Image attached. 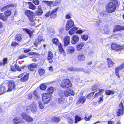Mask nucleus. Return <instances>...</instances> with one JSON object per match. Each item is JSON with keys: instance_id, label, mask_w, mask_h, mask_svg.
Here are the masks:
<instances>
[{"instance_id": "nucleus-16", "label": "nucleus", "mask_w": 124, "mask_h": 124, "mask_svg": "<svg viewBox=\"0 0 124 124\" xmlns=\"http://www.w3.org/2000/svg\"><path fill=\"white\" fill-rule=\"evenodd\" d=\"M70 37L68 36L65 37L64 39V46H66L70 43Z\"/></svg>"}, {"instance_id": "nucleus-49", "label": "nucleus", "mask_w": 124, "mask_h": 124, "mask_svg": "<svg viewBox=\"0 0 124 124\" xmlns=\"http://www.w3.org/2000/svg\"><path fill=\"white\" fill-rule=\"evenodd\" d=\"M68 70L71 71H75L77 70V69L76 68L70 67L67 69Z\"/></svg>"}, {"instance_id": "nucleus-5", "label": "nucleus", "mask_w": 124, "mask_h": 124, "mask_svg": "<svg viewBox=\"0 0 124 124\" xmlns=\"http://www.w3.org/2000/svg\"><path fill=\"white\" fill-rule=\"evenodd\" d=\"M71 84L69 79H64L62 81L61 85L62 88H66L70 87Z\"/></svg>"}, {"instance_id": "nucleus-19", "label": "nucleus", "mask_w": 124, "mask_h": 124, "mask_svg": "<svg viewBox=\"0 0 124 124\" xmlns=\"http://www.w3.org/2000/svg\"><path fill=\"white\" fill-rule=\"evenodd\" d=\"M47 60L50 63H51L53 62L52 58L53 54L51 52H49L48 53Z\"/></svg>"}, {"instance_id": "nucleus-20", "label": "nucleus", "mask_w": 124, "mask_h": 124, "mask_svg": "<svg viewBox=\"0 0 124 124\" xmlns=\"http://www.w3.org/2000/svg\"><path fill=\"white\" fill-rule=\"evenodd\" d=\"M42 37L40 36H39L38 38L36 39V41L34 44V45L35 46H37L42 41Z\"/></svg>"}, {"instance_id": "nucleus-11", "label": "nucleus", "mask_w": 124, "mask_h": 124, "mask_svg": "<svg viewBox=\"0 0 124 124\" xmlns=\"http://www.w3.org/2000/svg\"><path fill=\"white\" fill-rule=\"evenodd\" d=\"M43 13V11L42 9V6L41 5L38 6L37 10L34 13L35 16H40Z\"/></svg>"}, {"instance_id": "nucleus-8", "label": "nucleus", "mask_w": 124, "mask_h": 124, "mask_svg": "<svg viewBox=\"0 0 124 124\" xmlns=\"http://www.w3.org/2000/svg\"><path fill=\"white\" fill-rule=\"evenodd\" d=\"M74 22L71 19L68 20L66 26V29L68 30L70 28L74 26Z\"/></svg>"}, {"instance_id": "nucleus-36", "label": "nucleus", "mask_w": 124, "mask_h": 124, "mask_svg": "<svg viewBox=\"0 0 124 124\" xmlns=\"http://www.w3.org/2000/svg\"><path fill=\"white\" fill-rule=\"evenodd\" d=\"M29 8L32 10H35L36 8V7L31 2L29 3Z\"/></svg>"}, {"instance_id": "nucleus-14", "label": "nucleus", "mask_w": 124, "mask_h": 124, "mask_svg": "<svg viewBox=\"0 0 124 124\" xmlns=\"http://www.w3.org/2000/svg\"><path fill=\"white\" fill-rule=\"evenodd\" d=\"M58 8H55L54 10H52L51 12L50 11V17L52 18H55L56 16V11Z\"/></svg>"}, {"instance_id": "nucleus-4", "label": "nucleus", "mask_w": 124, "mask_h": 124, "mask_svg": "<svg viewBox=\"0 0 124 124\" xmlns=\"http://www.w3.org/2000/svg\"><path fill=\"white\" fill-rule=\"evenodd\" d=\"M42 101L44 104L49 102L50 101L51 95L48 93H44L42 94Z\"/></svg>"}, {"instance_id": "nucleus-46", "label": "nucleus", "mask_w": 124, "mask_h": 124, "mask_svg": "<svg viewBox=\"0 0 124 124\" xmlns=\"http://www.w3.org/2000/svg\"><path fill=\"white\" fill-rule=\"evenodd\" d=\"M39 107L41 109H43L44 107V105L42 104L41 101H39Z\"/></svg>"}, {"instance_id": "nucleus-35", "label": "nucleus", "mask_w": 124, "mask_h": 124, "mask_svg": "<svg viewBox=\"0 0 124 124\" xmlns=\"http://www.w3.org/2000/svg\"><path fill=\"white\" fill-rule=\"evenodd\" d=\"M107 61L108 62V65L109 67H112L114 64L112 60L109 59H107Z\"/></svg>"}, {"instance_id": "nucleus-64", "label": "nucleus", "mask_w": 124, "mask_h": 124, "mask_svg": "<svg viewBox=\"0 0 124 124\" xmlns=\"http://www.w3.org/2000/svg\"><path fill=\"white\" fill-rule=\"evenodd\" d=\"M37 92L35 91L33 93L34 96V97L35 98L36 97H37Z\"/></svg>"}, {"instance_id": "nucleus-33", "label": "nucleus", "mask_w": 124, "mask_h": 124, "mask_svg": "<svg viewBox=\"0 0 124 124\" xmlns=\"http://www.w3.org/2000/svg\"><path fill=\"white\" fill-rule=\"evenodd\" d=\"M65 101V98L63 96H62V97H60L58 99V101L60 103H63Z\"/></svg>"}, {"instance_id": "nucleus-18", "label": "nucleus", "mask_w": 124, "mask_h": 124, "mask_svg": "<svg viewBox=\"0 0 124 124\" xmlns=\"http://www.w3.org/2000/svg\"><path fill=\"white\" fill-rule=\"evenodd\" d=\"M124 29V26L121 27L120 25H117L115 26L113 30L114 32L115 31L122 30Z\"/></svg>"}, {"instance_id": "nucleus-47", "label": "nucleus", "mask_w": 124, "mask_h": 124, "mask_svg": "<svg viewBox=\"0 0 124 124\" xmlns=\"http://www.w3.org/2000/svg\"><path fill=\"white\" fill-rule=\"evenodd\" d=\"M46 87V85L44 84H43L41 85L40 88L42 90H45Z\"/></svg>"}, {"instance_id": "nucleus-6", "label": "nucleus", "mask_w": 124, "mask_h": 124, "mask_svg": "<svg viewBox=\"0 0 124 124\" xmlns=\"http://www.w3.org/2000/svg\"><path fill=\"white\" fill-rule=\"evenodd\" d=\"M8 89L7 90L8 92L11 91L12 90L14 89L16 85L15 84L14 82L13 81H9L8 83Z\"/></svg>"}, {"instance_id": "nucleus-58", "label": "nucleus", "mask_w": 124, "mask_h": 124, "mask_svg": "<svg viewBox=\"0 0 124 124\" xmlns=\"http://www.w3.org/2000/svg\"><path fill=\"white\" fill-rule=\"evenodd\" d=\"M103 96H102L101 97H100V99L98 101L99 103H100V102H102L103 101Z\"/></svg>"}, {"instance_id": "nucleus-27", "label": "nucleus", "mask_w": 124, "mask_h": 124, "mask_svg": "<svg viewBox=\"0 0 124 124\" xmlns=\"http://www.w3.org/2000/svg\"><path fill=\"white\" fill-rule=\"evenodd\" d=\"M7 91L6 90L5 88L3 85L0 86V95L4 93Z\"/></svg>"}, {"instance_id": "nucleus-2", "label": "nucleus", "mask_w": 124, "mask_h": 124, "mask_svg": "<svg viewBox=\"0 0 124 124\" xmlns=\"http://www.w3.org/2000/svg\"><path fill=\"white\" fill-rule=\"evenodd\" d=\"M118 4L117 1L115 0H112L107 6V10L109 13H112L115 10L116 5Z\"/></svg>"}, {"instance_id": "nucleus-28", "label": "nucleus", "mask_w": 124, "mask_h": 124, "mask_svg": "<svg viewBox=\"0 0 124 124\" xmlns=\"http://www.w3.org/2000/svg\"><path fill=\"white\" fill-rule=\"evenodd\" d=\"M16 5L15 4H10L9 5L6 6L4 7L1 9V10L2 11H3L4 10L10 7H16Z\"/></svg>"}, {"instance_id": "nucleus-40", "label": "nucleus", "mask_w": 124, "mask_h": 124, "mask_svg": "<svg viewBox=\"0 0 124 124\" xmlns=\"http://www.w3.org/2000/svg\"><path fill=\"white\" fill-rule=\"evenodd\" d=\"M52 42L54 44H55L56 45H58L59 43H60L59 42L58 39H52Z\"/></svg>"}, {"instance_id": "nucleus-25", "label": "nucleus", "mask_w": 124, "mask_h": 124, "mask_svg": "<svg viewBox=\"0 0 124 124\" xmlns=\"http://www.w3.org/2000/svg\"><path fill=\"white\" fill-rule=\"evenodd\" d=\"M85 59V56L83 54H80L78 56L77 59L78 61H84Z\"/></svg>"}, {"instance_id": "nucleus-53", "label": "nucleus", "mask_w": 124, "mask_h": 124, "mask_svg": "<svg viewBox=\"0 0 124 124\" xmlns=\"http://www.w3.org/2000/svg\"><path fill=\"white\" fill-rule=\"evenodd\" d=\"M92 117V115H91V116H89L88 117L86 116H85L84 118V119H85V120L86 121L89 120H90L91 117Z\"/></svg>"}, {"instance_id": "nucleus-24", "label": "nucleus", "mask_w": 124, "mask_h": 124, "mask_svg": "<svg viewBox=\"0 0 124 124\" xmlns=\"http://www.w3.org/2000/svg\"><path fill=\"white\" fill-rule=\"evenodd\" d=\"M75 48L74 47L71 46H69L67 48V50L69 53H73L75 51Z\"/></svg>"}, {"instance_id": "nucleus-41", "label": "nucleus", "mask_w": 124, "mask_h": 124, "mask_svg": "<svg viewBox=\"0 0 124 124\" xmlns=\"http://www.w3.org/2000/svg\"><path fill=\"white\" fill-rule=\"evenodd\" d=\"M0 19L3 21H5L7 20V18L4 16L2 14L0 13Z\"/></svg>"}, {"instance_id": "nucleus-48", "label": "nucleus", "mask_w": 124, "mask_h": 124, "mask_svg": "<svg viewBox=\"0 0 124 124\" xmlns=\"http://www.w3.org/2000/svg\"><path fill=\"white\" fill-rule=\"evenodd\" d=\"M81 38L83 39L86 41L87 39L88 36L87 35H84L82 36Z\"/></svg>"}, {"instance_id": "nucleus-30", "label": "nucleus", "mask_w": 124, "mask_h": 124, "mask_svg": "<svg viewBox=\"0 0 124 124\" xmlns=\"http://www.w3.org/2000/svg\"><path fill=\"white\" fill-rule=\"evenodd\" d=\"M84 46V44L83 43H82L78 45L77 46V50H80L82 48V47Z\"/></svg>"}, {"instance_id": "nucleus-51", "label": "nucleus", "mask_w": 124, "mask_h": 124, "mask_svg": "<svg viewBox=\"0 0 124 124\" xmlns=\"http://www.w3.org/2000/svg\"><path fill=\"white\" fill-rule=\"evenodd\" d=\"M33 2L36 5H39V2L38 0H33Z\"/></svg>"}, {"instance_id": "nucleus-13", "label": "nucleus", "mask_w": 124, "mask_h": 124, "mask_svg": "<svg viewBox=\"0 0 124 124\" xmlns=\"http://www.w3.org/2000/svg\"><path fill=\"white\" fill-rule=\"evenodd\" d=\"M71 42L72 44H75L78 42L79 40V37L76 35H74L71 38Z\"/></svg>"}, {"instance_id": "nucleus-23", "label": "nucleus", "mask_w": 124, "mask_h": 124, "mask_svg": "<svg viewBox=\"0 0 124 124\" xmlns=\"http://www.w3.org/2000/svg\"><path fill=\"white\" fill-rule=\"evenodd\" d=\"M14 123L16 124H18L19 123L21 122L22 120L21 117H16L13 119Z\"/></svg>"}, {"instance_id": "nucleus-26", "label": "nucleus", "mask_w": 124, "mask_h": 124, "mask_svg": "<svg viewBox=\"0 0 124 124\" xmlns=\"http://www.w3.org/2000/svg\"><path fill=\"white\" fill-rule=\"evenodd\" d=\"M85 100L86 99L85 97H81L79 98L77 103L78 104L80 103L83 104L84 103Z\"/></svg>"}, {"instance_id": "nucleus-15", "label": "nucleus", "mask_w": 124, "mask_h": 124, "mask_svg": "<svg viewBox=\"0 0 124 124\" xmlns=\"http://www.w3.org/2000/svg\"><path fill=\"white\" fill-rule=\"evenodd\" d=\"M64 95L68 97L70 95H74V92L71 90H68L64 92Z\"/></svg>"}, {"instance_id": "nucleus-1", "label": "nucleus", "mask_w": 124, "mask_h": 124, "mask_svg": "<svg viewBox=\"0 0 124 124\" xmlns=\"http://www.w3.org/2000/svg\"><path fill=\"white\" fill-rule=\"evenodd\" d=\"M26 15L28 17L30 21L32 22L30 23L31 25L32 26H34L35 24L34 21L36 20V17H35V15L33 12L30 10H26L25 12Z\"/></svg>"}, {"instance_id": "nucleus-62", "label": "nucleus", "mask_w": 124, "mask_h": 124, "mask_svg": "<svg viewBox=\"0 0 124 124\" xmlns=\"http://www.w3.org/2000/svg\"><path fill=\"white\" fill-rule=\"evenodd\" d=\"M7 61V59L6 58H4L3 60V64L4 65H5Z\"/></svg>"}, {"instance_id": "nucleus-38", "label": "nucleus", "mask_w": 124, "mask_h": 124, "mask_svg": "<svg viewBox=\"0 0 124 124\" xmlns=\"http://www.w3.org/2000/svg\"><path fill=\"white\" fill-rule=\"evenodd\" d=\"M22 35L21 34H17L15 36V39L18 41H19L21 40L22 38Z\"/></svg>"}, {"instance_id": "nucleus-12", "label": "nucleus", "mask_w": 124, "mask_h": 124, "mask_svg": "<svg viewBox=\"0 0 124 124\" xmlns=\"http://www.w3.org/2000/svg\"><path fill=\"white\" fill-rule=\"evenodd\" d=\"M30 109L32 112H35L37 111L38 108L36 105V103L35 102H33L31 104Z\"/></svg>"}, {"instance_id": "nucleus-31", "label": "nucleus", "mask_w": 124, "mask_h": 124, "mask_svg": "<svg viewBox=\"0 0 124 124\" xmlns=\"http://www.w3.org/2000/svg\"><path fill=\"white\" fill-rule=\"evenodd\" d=\"M28 77V75H25L23 77L20 79V81L21 82H25L27 80Z\"/></svg>"}, {"instance_id": "nucleus-22", "label": "nucleus", "mask_w": 124, "mask_h": 124, "mask_svg": "<svg viewBox=\"0 0 124 124\" xmlns=\"http://www.w3.org/2000/svg\"><path fill=\"white\" fill-rule=\"evenodd\" d=\"M23 29L29 35L30 38L33 35L34 31H31L28 29L24 28Z\"/></svg>"}, {"instance_id": "nucleus-39", "label": "nucleus", "mask_w": 124, "mask_h": 124, "mask_svg": "<svg viewBox=\"0 0 124 124\" xmlns=\"http://www.w3.org/2000/svg\"><path fill=\"white\" fill-rule=\"evenodd\" d=\"M39 73L40 75H43L45 72V70L43 69L40 68L39 70Z\"/></svg>"}, {"instance_id": "nucleus-59", "label": "nucleus", "mask_w": 124, "mask_h": 124, "mask_svg": "<svg viewBox=\"0 0 124 124\" xmlns=\"http://www.w3.org/2000/svg\"><path fill=\"white\" fill-rule=\"evenodd\" d=\"M18 45V43L16 42H13L11 44V45L12 46H16Z\"/></svg>"}, {"instance_id": "nucleus-56", "label": "nucleus", "mask_w": 124, "mask_h": 124, "mask_svg": "<svg viewBox=\"0 0 124 124\" xmlns=\"http://www.w3.org/2000/svg\"><path fill=\"white\" fill-rule=\"evenodd\" d=\"M26 56L23 54H22L19 56V59H22L26 57Z\"/></svg>"}, {"instance_id": "nucleus-63", "label": "nucleus", "mask_w": 124, "mask_h": 124, "mask_svg": "<svg viewBox=\"0 0 124 124\" xmlns=\"http://www.w3.org/2000/svg\"><path fill=\"white\" fill-rule=\"evenodd\" d=\"M97 87L96 85L93 86L92 87V90H95L96 89Z\"/></svg>"}, {"instance_id": "nucleus-29", "label": "nucleus", "mask_w": 124, "mask_h": 124, "mask_svg": "<svg viewBox=\"0 0 124 124\" xmlns=\"http://www.w3.org/2000/svg\"><path fill=\"white\" fill-rule=\"evenodd\" d=\"M77 29V28L76 27L72 28L70 30L69 32V34L71 35H72L76 32Z\"/></svg>"}, {"instance_id": "nucleus-52", "label": "nucleus", "mask_w": 124, "mask_h": 124, "mask_svg": "<svg viewBox=\"0 0 124 124\" xmlns=\"http://www.w3.org/2000/svg\"><path fill=\"white\" fill-rule=\"evenodd\" d=\"M15 67L16 68V70H17L19 71H21V70L20 69V67L19 66L17 65H16L15 64Z\"/></svg>"}, {"instance_id": "nucleus-50", "label": "nucleus", "mask_w": 124, "mask_h": 124, "mask_svg": "<svg viewBox=\"0 0 124 124\" xmlns=\"http://www.w3.org/2000/svg\"><path fill=\"white\" fill-rule=\"evenodd\" d=\"M59 95L61 96L60 97H62L63 96L64 97V92L62 91H61L59 93Z\"/></svg>"}, {"instance_id": "nucleus-61", "label": "nucleus", "mask_w": 124, "mask_h": 124, "mask_svg": "<svg viewBox=\"0 0 124 124\" xmlns=\"http://www.w3.org/2000/svg\"><path fill=\"white\" fill-rule=\"evenodd\" d=\"M106 14V12L104 11H102L100 13V15L101 16H104Z\"/></svg>"}, {"instance_id": "nucleus-43", "label": "nucleus", "mask_w": 124, "mask_h": 124, "mask_svg": "<svg viewBox=\"0 0 124 124\" xmlns=\"http://www.w3.org/2000/svg\"><path fill=\"white\" fill-rule=\"evenodd\" d=\"M81 120V117L77 116V115L75 117V123H77V122L78 121H80Z\"/></svg>"}, {"instance_id": "nucleus-60", "label": "nucleus", "mask_w": 124, "mask_h": 124, "mask_svg": "<svg viewBox=\"0 0 124 124\" xmlns=\"http://www.w3.org/2000/svg\"><path fill=\"white\" fill-rule=\"evenodd\" d=\"M31 51V50L30 49H26L24 51V52L25 53L29 52Z\"/></svg>"}, {"instance_id": "nucleus-32", "label": "nucleus", "mask_w": 124, "mask_h": 124, "mask_svg": "<svg viewBox=\"0 0 124 124\" xmlns=\"http://www.w3.org/2000/svg\"><path fill=\"white\" fill-rule=\"evenodd\" d=\"M51 119L53 121L56 123L58 122L61 120L59 117H52L51 118Z\"/></svg>"}, {"instance_id": "nucleus-9", "label": "nucleus", "mask_w": 124, "mask_h": 124, "mask_svg": "<svg viewBox=\"0 0 124 124\" xmlns=\"http://www.w3.org/2000/svg\"><path fill=\"white\" fill-rule=\"evenodd\" d=\"M124 67V63H122L120 66L116 67L115 69V73L116 76H118V78H120L119 71L122 70Z\"/></svg>"}, {"instance_id": "nucleus-21", "label": "nucleus", "mask_w": 124, "mask_h": 124, "mask_svg": "<svg viewBox=\"0 0 124 124\" xmlns=\"http://www.w3.org/2000/svg\"><path fill=\"white\" fill-rule=\"evenodd\" d=\"M38 66V65L37 64L32 63L28 66V69L30 71H33L34 70V68H37Z\"/></svg>"}, {"instance_id": "nucleus-55", "label": "nucleus", "mask_w": 124, "mask_h": 124, "mask_svg": "<svg viewBox=\"0 0 124 124\" xmlns=\"http://www.w3.org/2000/svg\"><path fill=\"white\" fill-rule=\"evenodd\" d=\"M11 69L12 71H16L15 65L14 66H11Z\"/></svg>"}, {"instance_id": "nucleus-10", "label": "nucleus", "mask_w": 124, "mask_h": 124, "mask_svg": "<svg viewBox=\"0 0 124 124\" xmlns=\"http://www.w3.org/2000/svg\"><path fill=\"white\" fill-rule=\"evenodd\" d=\"M119 108L118 109V111L117 113V115L118 116H120L121 114H123L124 110V107L122 103H120L119 105Z\"/></svg>"}, {"instance_id": "nucleus-17", "label": "nucleus", "mask_w": 124, "mask_h": 124, "mask_svg": "<svg viewBox=\"0 0 124 124\" xmlns=\"http://www.w3.org/2000/svg\"><path fill=\"white\" fill-rule=\"evenodd\" d=\"M100 29H102V33L104 34H108L109 33V31L108 27L106 26H101L100 27Z\"/></svg>"}, {"instance_id": "nucleus-54", "label": "nucleus", "mask_w": 124, "mask_h": 124, "mask_svg": "<svg viewBox=\"0 0 124 124\" xmlns=\"http://www.w3.org/2000/svg\"><path fill=\"white\" fill-rule=\"evenodd\" d=\"M94 92H92L89 94L87 96V97L88 98H90L92 97L93 95Z\"/></svg>"}, {"instance_id": "nucleus-57", "label": "nucleus", "mask_w": 124, "mask_h": 124, "mask_svg": "<svg viewBox=\"0 0 124 124\" xmlns=\"http://www.w3.org/2000/svg\"><path fill=\"white\" fill-rule=\"evenodd\" d=\"M50 11H49L48 12H47L45 15L46 16L48 17L50 16Z\"/></svg>"}, {"instance_id": "nucleus-45", "label": "nucleus", "mask_w": 124, "mask_h": 124, "mask_svg": "<svg viewBox=\"0 0 124 124\" xmlns=\"http://www.w3.org/2000/svg\"><path fill=\"white\" fill-rule=\"evenodd\" d=\"M106 93L107 95L113 94L114 93V92L112 90H107L106 92Z\"/></svg>"}, {"instance_id": "nucleus-44", "label": "nucleus", "mask_w": 124, "mask_h": 124, "mask_svg": "<svg viewBox=\"0 0 124 124\" xmlns=\"http://www.w3.org/2000/svg\"><path fill=\"white\" fill-rule=\"evenodd\" d=\"M43 2L48 6H51L53 3V2L52 1H44Z\"/></svg>"}, {"instance_id": "nucleus-7", "label": "nucleus", "mask_w": 124, "mask_h": 124, "mask_svg": "<svg viewBox=\"0 0 124 124\" xmlns=\"http://www.w3.org/2000/svg\"><path fill=\"white\" fill-rule=\"evenodd\" d=\"M21 116L23 119L27 121L31 122L33 120L32 117L25 113H23L22 114Z\"/></svg>"}, {"instance_id": "nucleus-37", "label": "nucleus", "mask_w": 124, "mask_h": 124, "mask_svg": "<svg viewBox=\"0 0 124 124\" xmlns=\"http://www.w3.org/2000/svg\"><path fill=\"white\" fill-rule=\"evenodd\" d=\"M11 14V11L10 10H8L4 12V14L5 15L6 18H7Z\"/></svg>"}, {"instance_id": "nucleus-3", "label": "nucleus", "mask_w": 124, "mask_h": 124, "mask_svg": "<svg viewBox=\"0 0 124 124\" xmlns=\"http://www.w3.org/2000/svg\"><path fill=\"white\" fill-rule=\"evenodd\" d=\"M111 49L114 50H121L122 53H124V46L123 45L113 43L111 44Z\"/></svg>"}, {"instance_id": "nucleus-34", "label": "nucleus", "mask_w": 124, "mask_h": 124, "mask_svg": "<svg viewBox=\"0 0 124 124\" xmlns=\"http://www.w3.org/2000/svg\"><path fill=\"white\" fill-rule=\"evenodd\" d=\"M54 90V88L52 86L49 87L47 90V92L51 94H52L53 93Z\"/></svg>"}, {"instance_id": "nucleus-42", "label": "nucleus", "mask_w": 124, "mask_h": 124, "mask_svg": "<svg viewBox=\"0 0 124 124\" xmlns=\"http://www.w3.org/2000/svg\"><path fill=\"white\" fill-rule=\"evenodd\" d=\"M59 48V50L61 53L64 52V50L62 47V45L61 43H59L58 45Z\"/></svg>"}]
</instances>
